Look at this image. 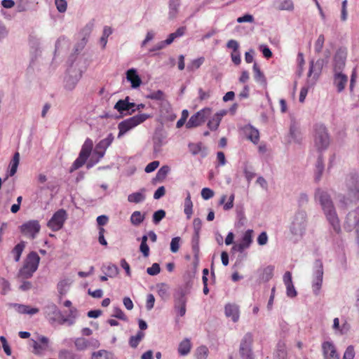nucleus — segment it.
Listing matches in <instances>:
<instances>
[{
	"mask_svg": "<svg viewBox=\"0 0 359 359\" xmlns=\"http://www.w3.org/2000/svg\"><path fill=\"white\" fill-rule=\"evenodd\" d=\"M273 271L274 266L271 265L267 266L266 268H264L262 276V280L267 282L271 279L273 275Z\"/></svg>",
	"mask_w": 359,
	"mask_h": 359,
	"instance_id": "a18cd8bd",
	"label": "nucleus"
},
{
	"mask_svg": "<svg viewBox=\"0 0 359 359\" xmlns=\"http://www.w3.org/2000/svg\"><path fill=\"white\" fill-rule=\"evenodd\" d=\"M347 76L341 73L337 74L334 76V83L337 88L338 92L342 91L347 83Z\"/></svg>",
	"mask_w": 359,
	"mask_h": 359,
	"instance_id": "c85d7f7f",
	"label": "nucleus"
},
{
	"mask_svg": "<svg viewBox=\"0 0 359 359\" xmlns=\"http://www.w3.org/2000/svg\"><path fill=\"white\" fill-rule=\"evenodd\" d=\"M93 140L90 138H86L81 147V149L78 157H90L93 151Z\"/></svg>",
	"mask_w": 359,
	"mask_h": 359,
	"instance_id": "bb28decb",
	"label": "nucleus"
},
{
	"mask_svg": "<svg viewBox=\"0 0 359 359\" xmlns=\"http://www.w3.org/2000/svg\"><path fill=\"white\" fill-rule=\"evenodd\" d=\"M74 345L78 351H84L90 346H98L99 342L95 339H87L83 337H78L74 340Z\"/></svg>",
	"mask_w": 359,
	"mask_h": 359,
	"instance_id": "a211bd4d",
	"label": "nucleus"
},
{
	"mask_svg": "<svg viewBox=\"0 0 359 359\" xmlns=\"http://www.w3.org/2000/svg\"><path fill=\"white\" fill-rule=\"evenodd\" d=\"M112 316L123 320H127V318L122 310L118 307H115L114 309V313Z\"/></svg>",
	"mask_w": 359,
	"mask_h": 359,
	"instance_id": "052dcab7",
	"label": "nucleus"
},
{
	"mask_svg": "<svg viewBox=\"0 0 359 359\" xmlns=\"http://www.w3.org/2000/svg\"><path fill=\"white\" fill-rule=\"evenodd\" d=\"M241 132L244 137L247 140H250L255 144H257L259 140V133L258 130L255 128L250 125L245 126L242 129Z\"/></svg>",
	"mask_w": 359,
	"mask_h": 359,
	"instance_id": "f3484780",
	"label": "nucleus"
},
{
	"mask_svg": "<svg viewBox=\"0 0 359 359\" xmlns=\"http://www.w3.org/2000/svg\"><path fill=\"white\" fill-rule=\"evenodd\" d=\"M161 271L160 265L158 263H154L151 267L147 269V272L150 276H156Z\"/></svg>",
	"mask_w": 359,
	"mask_h": 359,
	"instance_id": "5fc2aeb1",
	"label": "nucleus"
},
{
	"mask_svg": "<svg viewBox=\"0 0 359 359\" xmlns=\"http://www.w3.org/2000/svg\"><path fill=\"white\" fill-rule=\"evenodd\" d=\"M191 348V341L189 339H184L182 340L178 346V353L180 355L184 356L189 353Z\"/></svg>",
	"mask_w": 359,
	"mask_h": 359,
	"instance_id": "7c9ffc66",
	"label": "nucleus"
},
{
	"mask_svg": "<svg viewBox=\"0 0 359 359\" xmlns=\"http://www.w3.org/2000/svg\"><path fill=\"white\" fill-rule=\"evenodd\" d=\"M227 114V111L224 109L217 112L208 122V127L211 130H216L222 121L223 116Z\"/></svg>",
	"mask_w": 359,
	"mask_h": 359,
	"instance_id": "aec40b11",
	"label": "nucleus"
},
{
	"mask_svg": "<svg viewBox=\"0 0 359 359\" xmlns=\"http://www.w3.org/2000/svg\"><path fill=\"white\" fill-rule=\"evenodd\" d=\"M126 79L131 83V86L133 88H138L142 83L141 79L135 69H130L127 71Z\"/></svg>",
	"mask_w": 359,
	"mask_h": 359,
	"instance_id": "b1692460",
	"label": "nucleus"
},
{
	"mask_svg": "<svg viewBox=\"0 0 359 359\" xmlns=\"http://www.w3.org/2000/svg\"><path fill=\"white\" fill-rule=\"evenodd\" d=\"M323 264L320 259H316L313 264L312 290L316 296L320 294L323 280Z\"/></svg>",
	"mask_w": 359,
	"mask_h": 359,
	"instance_id": "0eeeda50",
	"label": "nucleus"
},
{
	"mask_svg": "<svg viewBox=\"0 0 359 359\" xmlns=\"http://www.w3.org/2000/svg\"><path fill=\"white\" fill-rule=\"evenodd\" d=\"M60 359H81L80 356L73 351L62 349L59 352Z\"/></svg>",
	"mask_w": 359,
	"mask_h": 359,
	"instance_id": "79ce46f5",
	"label": "nucleus"
},
{
	"mask_svg": "<svg viewBox=\"0 0 359 359\" xmlns=\"http://www.w3.org/2000/svg\"><path fill=\"white\" fill-rule=\"evenodd\" d=\"M87 158H76L69 169V172H72L74 170L79 169L86 163Z\"/></svg>",
	"mask_w": 359,
	"mask_h": 359,
	"instance_id": "6e6d98bb",
	"label": "nucleus"
},
{
	"mask_svg": "<svg viewBox=\"0 0 359 359\" xmlns=\"http://www.w3.org/2000/svg\"><path fill=\"white\" fill-rule=\"evenodd\" d=\"M289 137L290 142L300 143L302 140V133L295 122H292L290 126Z\"/></svg>",
	"mask_w": 359,
	"mask_h": 359,
	"instance_id": "6ab92c4d",
	"label": "nucleus"
},
{
	"mask_svg": "<svg viewBox=\"0 0 359 359\" xmlns=\"http://www.w3.org/2000/svg\"><path fill=\"white\" fill-rule=\"evenodd\" d=\"M308 224L307 213L298 210L291 218L289 230L294 242L299 241L305 234Z\"/></svg>",
	"mask_w": 359,
	"mask_h": 359,
	"instance_id": "f03ea898",
	"label": "nucleus"
},
{
	"mask_svg": "<svg viewBox=\"0 0 359 359\" xmlns=\"http://www.w3.org/2000/svg\"><path fill=\"white\" fill-rule=\"evenodd\" d=\"M225 315L236 323L239 319V309L236 304H227L225 306Z\"/></svg>",
	"mask_w": 359,
	"mask_h": 359,
	"instance_id": "393cba45",
	"label": "nucleus"
},
{
	"mask_svg": "<svg viewBox=\"0 0 359 359\" xmlns=\"http://www.w3.org/2000/svg\"><path fill=\"white\" fill-rule=\"evenodd\" d=\"M144 215H142L140 211H135L130 216V222L135 226L140 225L144 219Z\"/></svg>",
	"mask_w": 359,
	"mask_h": 359,
	"instance_id": "a19ab883",
	"label": "nucleus"
},
{
	"mask_svg": "<svg viewBox=\"0 0 359 359\" xmlns=\"http://www.w3.org/2000/svg\"><path fill=\"white\" fill-rule=\"evenodd\" d=\"M25 247V243L24 241L20 242L13 248L12 252L14 255V259L15 262H18L20 259L22 252Z\"/></svg>",
	"mask_w": 359,
	"mask_h": 359,
	"instance_id": "37998d69",
	"label": "nucleus"
},
{
	"mask_svg": "<svg viewBox=\"0 0 359 359\" xmlns=\"http://www.w3.org/2000/svg\"><path fill=\"white\" fill-rule=\"evenodd\" d=\"M287 352L283 342H278L275 352L274 359H286Z\"/></svg>",
	"mask_w": 359,
	"mask_h": 359,
	"instance_id": "4c0bfd02",
	"label": "nucleus"
},
{
	"mask_svg": "<svg viewBox=\"0 0 359 359\" xmlns=\"http://www.w3.org/2000/svg\"><path fill=\"white\" fill-rule=\"evenodd\" d=\"M128 100V97L124 100H119L114 105V109L121 114H123L125 111L130 110L135 106V104L133 102H129Z\"/></svg>",
	"mask_w": 359,
	"mask_h": 359,
	"instance_id": "a878e982",
	"label": "nucleus"
},
{
	"mask_svg": "<svg viewBox=\"0 0 359 359\" xmlns=\"http://www.w3.org/2000/svg\"><path fill=\"white\" fill-rule=\"evenodd\" d=\"M159 165V162L157 161H152L149 163L144 168V171L147 173L154 171Z\"/></svg>",
	"mask_w": 359,
	"mask_h": 359,
	"instance_id": "338daca9",
	"label": "nucleus"
},
{
	"mask_svg": "<svg viewBox=\"0 0 359 359\" xmlns=\"http://www.w3.org/2000/svg\"><path fill=\"white\" fill-rule=\"evenodd\" d=\"M355 355L354 348L352 346H349L346 349L343 359H353Z\"/></svg>",
	"mask_w": 359,
	"mask_h": 359,
	"instance_id": "e2e57ef3",
	"label": "nucleus"
},
{
	"mask_svg": "<svg viewBox=\"0 0 359 359\" xmlns=\"http://www.w3.org/2000/svg\"><path fill=\"white\" fill-rule=\"evenodd\" d=\"M184 212L187 215V219H190L193 213V203L191 199V194L189 191L187 192V197L184 200Z\"/></svg>",
	"mask_w": 359,
	"mask_h": 359,
	"instance_id": "473e14b6",
	"label": "nucleus"
},
{
	"mask_svg": "<svg viewBox=\"0 0 359 359\" xmlns=\"http://www.w3.org/2000/svg\"><path fill=\"white\" fill-rule=\"evenodd\" d=\"M188 291L183 287H179L174 294V309L177 316L183 317L186 313Z\"/></svg>",
	"mask_w": 359,
	"mask_h": 359,
	"instance_id": "423d86ee",
	"label": "nucleus"
},
{
	"mask_svg": "<svg viewBox=\"0 0 359 359\" xmlns=\"http://www.w3.org/2000/svg\"><path fill=\"white\" fill-rule=\"evenodd\" d=\"M151 116L147 114H139L121 121L118 125V128L119 130L118 137H121L128 131L144 123Z\"/></svg>",
	"mask_w": 359,
	"mask_h": 359,
	"instance_id": "39448f33",
	"label": "nucleus"
},
{
	"mask_svg": "<svg viewBox=\"0 0 359 359\" xmlns=\"http://www.w3.org/2000/svg\"><path fill=\"white\" fill-rule=\"evenodd\" d=\"M189 149L192 155H197L201 154L202 155L206 154L205 152V147H203L201 142L190 143L189 144Z\"/></svg>",
	"mask_w": 359,
	"mask_h": 359,
	"instance_id": "c9c22d12",
	"label": "nucleus"
},
{
	"mask_svg": "<svg viewBox=\"0 0 359 359\" xmlns=\"http://www.w3.org/2000/svg\"><path fill=\"white\" fill-rule=\"evenodd\" d=\"M114 140V136L111 133L108 136L100 140L95 147L93 153L97 157H103L107 149L111 145Z\"/></svg>",
	"mask_w": 359,
	"mask_h": 359,
	"instance_id": "dca6fc26",
	"label": "nucleus"
},
{
	"mask_svg": "<svg viewBox=\"0 0 359 359\" xmlns=\"http://www.w3.org/2000/svg\"><path fill=\"white\" fill-rule=\"evenodd\" d=\"M214 191L209 188H203L201 190V196L205 200H208L213 197Z\"/></svg>",
	"mask_w": 359,
	"mask_h": 359,
	"instance_id": "680f3d73",
	"label": "nucleus"
},
{
	"mask_svg": "<svg viewBox=\"0 0 359 359\" xmlns=\"http://www.w3.org/2000/svg\"><path fill=\"white\" fill-rule=\"evenodd\" d=\"M104 232L105 229L103 227H99L98 241L101 245L107 246V242L104 238Z\"/></svg>",
	"mask_w": 359,
	"mask_h": 359,
	"instance_id": "774afa93",
	"label": "nucleus"
},
{
	"mask_svg": "<svg viewBox=\"0 0 359 359\" xmlns=\"http://www.w3.org/2000/svg\"><path fill=\"white\" fill-rule=\"evenodd\" d=\"M332 329L337 334H346L351 329L350 325L345 320L341 325L339 324V319L335 318L333 320Z\"/></svg>",
	"mask_w": 359,
	"mask_h": 359,
	"instance_id": "4be33fe9",
	"label": "nucleus"
},
{
	"mask_svg": "<svg viewBox=\"0 0 359 359\" xmlns=\"http://www.w3.org/2000/svg\"><path fill=\"white\" fill-rule=\"evenodd\" d=\"M48 308L51 309L53 313L59 316L60 318V323L61 324H67L68 325H72L75 323V319L77 317V309L75 307H71L69 311V313L67 316H65L62 314L60 311L57 309L56 305L52 304L48 306Z\"/></svg>",
	"mask_w": 359,
	"mask_h": 359,
	"instance_id": "f8f14e48",
	"label": "nucleus"
},
{
	"mask_svg": "<svg viewBox=\"0 0 359 359\" xmlns=\"http://www.w3.org/2000/svg\"><path fill=\"white\" fill-rule=\"evenodd\" d=\"M40 257L36 252H31L28 255L24 264V266L30 268L32 271H36Z\"/></svg>",
	"mask_w": 359,
	"mask_h": 359,
	"instance_id": "5701e85b",
	"label": "nucleus"
},
{
	"mask_svg": "<svg viewBox=\"0 0 359 359\" xmlns=\"http://www.w3.org/2000/svg\"><path fill=\"white\" fill-rule=\"evenodd\" d=\"M92 359H114V355L105 350H100L93 353Z\"/></svg>",
	"mask_w": 359,
	"mask_h": 359,
	"instance_id": "58836bf2",
	"label": "nucleus"
},
{
	"mask_svg": "<svg viewBox=\"0 0 359 359\" xmlns=\"http://www.w3.org/2000/svg\"><path fill=\"white\" fill-rule=\"evenodd\" d=\"M21 233L30 239H34L41 229V225L37 220H29L22 224L20 227Z\"/></svg>",
	"mask_w": 359,
	"mask_h": 359,
	"instance_id": "9b49d317",
	"label": "nucleus"
},
{
	"mask_svg": "<svg viewBox=\"0 0 359 359\" xmlns=\"http://www.w3.org/2000/svg\"><path fill=\"white\" fill-rule=\"evenodd\" d=\"M257 243L259 245H264L268 242V236L266 232L263 231L257 237Z\"/></svg>",
	"mask_w": 359,
	"mask_h": 359,
	"instance_id": "69168bd1",
	"label": "nucleus"
},
{
	"mask_svg": "<svg viewBox=\"0 0 359 359\" xmlns=\"http://www.w3.org/2000/svg\"><path fill=\"white\" fill-rule=\"evenodd\" d=\"M36 271H32L30 268H28L23 265V266L20 269L18 273V276L22 278H29L32 276L33 273Z\"/></svg>",
	"mask_w": 359,
	"mask_h": 359,
	"instance_id": "de8ad7c7",
	"label": "nucleus"
},
{
	"mask_svg": "<svg viewBox=\"0 0 359 359\" xmlns=\"http://www.w3.org/2000/svg\"><path fill=\"white\" fill-rule=\"evenodd\" d=\"M169 170L168 166L161 167L157 172L156 178L159 180H163L167 176Z\"/></svg>",
	"mask_w": 359,
	"mask_h": 359,
	"instance_id": "13d9d810",
	"label": "nucleus"
},
{
	"mask_svg": "<svg viewBox=\"0 0 359 359\" xmlns=\"http://www.w3.org/2000/svg\"><path fill=\"white\" fill-rule=\"evenodd\" d=\"M324 43H325L324 35L323 34L319 35V36L318 37V39L315 43V46H314V49L316 53H319L322 51V49L324 46Z\"/></svg>",
	"mask_w": 359,
	"mask_h": 359,
	"instance_id": "864d4df0",
	"label": "nucleus"
},
{
	"mask_svg": "<svg viewBox=\"0 0 359 359\" xmlns=\"http://www.w3.org/2000/svg\"><path fill=\"white\" fill-rule=\"evenodd\" d=\"M276 8L280 11H292L294 4L292 0H276Z\"/></svg>",
	"mask_w": 359,
	"mask_h": 359,
	"instance_id": "2f4dec72",
	"label": "nucleus"
},
{
	"mask_svg": "<svg viewBox=\"0 0 359 359\" xmlns=\"http://www.w3.org/2000/svg\"><path fill=\"white\" fill-rule=\"evenodd\" d=\"M33 353L36 355H41L48 348L49 339L44 336H39L37 340L32 339Z\"/></svg>",
	"mask_w": 359,
	"mask_h": 359,
	"instance_id": "2eb2a0df",
	"label": "nucleus"
},
{
	"mask_svg": "<svg viewBox=\"0 0 359 359\" xmlns=\"http://www.w3.org/2000/svg\"><path fill=\"white\" fill-rule=\"evenodd\" d=\"M205 58L203 57H201L198 59L194 60L191 63L188 65L187 69L189 71H194L195 69H198L204 62Z\"/></svg>",
	"mask_w": 359,
	"mask_h": 359,
	"instance_id": "8fccbe9b",
	"label": "nucleus"
},
{
	"mask_svg": "<svg viewBox=\"0 0 359 359\" xmlns=\"http://www.w3.org/2000/svg\"><path fill=\"white\" fill-rule=\"evenodd\" d=\"M346 193L341 202L345 205L359 200V177L358 174L349 175L346 179Z\"/></svg>",
	"mask_w": 359,
	"mask_h": 359,
	"instance_id": "20e7f679",
	"label": "nucleus"
},
{
	"mask_svg": "<svg viewBox=\"0 0 359 359\" xmlns=\"http://www.w3.org/2000/svg\"><path fill=\"white\" fill-rule=\"evenodd\" d=\"M208 349L205 346H199L196 351V359H207L208 355Z\"/></svg>",
	"mask_w": 359,
	"mask_h": 359,
	"instance_id": "49530a36",
	"label": "nucleus"
},
{
	"mask_svg": "<svg viewBox=\"0 0 359 359\" xmlns=\"http://www.w3.org/2000/svg\"><path fill=\"white\" fill-rule=\"evenodd\" d=\"M181 238L179 236L172 238L170 242V251L176 253L179 251L180 247Z\"/></svg>",
	"mask_w": 359,
	"mask_h": 359,
	"instance_id": "3c124183",
	"label": "nucleus"
},
{
	"mask_svg": "<svg viewBox=\"0 0 359 359\" xmlns=\"http://www.w3.org/2000/svg\"><path fill=\"white\" fill-rule=\"evenodd\" d=\"M155 302V297L152 294H149L147 297L146 308L148 311L154 308Z\"/></svg>",
	"mask_w": 359,
	"mask_h": 359,
	"instance_id": "0e129e2a",
	"label": "nucleus"
},
{
	"mask_svg": "<svg viewBox=\"0 0 359 359\" xmlns=\"http://www.w3.org/2000/svg\"><path fill=\"white\" fill-rule=\"evenodd\" d=\"M13 306L16 309L18 313L22 314L34 315L39 311L37 308H31L29 306L20 304H14Z\"/></svg>",
	"mask_w": 359,
	"mask_h": 359,
	"instance_id": "cd10ccee",
	"label": "nucleus"
},
{
	"mask_svg": "<svg viewBox=\"0 0 359 359\" xmlns=\"http://www.w3.org/2000/svg\"><path fill=\"white\" fill-rule=\"evenodd\" d=\"M313 198L315 201L321 206L331 227L336 233H339L341 231L340 222L330 193L325 189L318 187L314 191Z\"/></svg>",
	"mask_w": 359,
	"mask_h": 359,
	"instance_id": "f257e3e1",
	"label": "nucleus"
},
{
	"mask_svg": "<svg viewBox=\"0 0 359 359\" xmlns=\"http://www.w3.org/2000/svg\"><path fill=\"white\" fill-rule=\"evenodd\" d=\"M253 335L246 333L241 340L239 354L242 359H254L252 351Z\"/></svg>",
	"mask_w": 359,
	"mask_h": 359,
	"instance_id": "6e6552de",
	"label": "nucleus"
},
{
	"mask_svg": "<svg viewBox=\"0 0 359 359\" xmlns=\"http://www.w3.org/2000/svg\"><path fill=\"white\" fill-rule=\"evenodd\" d=\"M313 142L316 149L322 152L329 147L331 137L327 127L322 123H316L313 127Z\"/></svg>",
	"mask_w": 359,
	"mask_h": 359,
	"instance_id": "7ed1b4c3",
	"label": "nucleus"
},
{
	"mask_svg": "<svg viewBox=\"0 0 359 359\" xmlns=\"http://www.w3.org/2000/svg\"><path fill=\"white\" fill-rule=\"evenodd\" d=\"M211 109L205 107L192 115L186 123V128L188 129L193 128L201 126L207 117L211 114Z\"/></svg>",
	"mask_w": 359,
	"mask_h": 359,
	"instance_id": "1a4fd4ad",
	"label": "nucleus"
},
{
	"mask_svg": "<svg viewBox=\"0 0 359 359\" xmlns=\"http://www.w3.org/2000/svg\"><path fill=\"white\" fill-rule=\"evenodd\" d=\"M103 271L108 277L114 278L118 274L119 270L116 265L109 264L103 269Z\"/></svg>",
	"mask_w": 359,
	"mask_h": 359,
	"instance_id": "ea45409f",
	"label": "nucleus"
},
{
	"mask_svg": "<svg viewBox=\"0 0 359 359\" xmlns=\"http://www.w3.org/2000/svg\"><path fill=\"white\" fill-rule=\"evenodd\" d=\"M253 71L255 73L254 77L255 81L264 86H266V78L256 63L253 65Z\"/></svg>",
	"mask_w": 359,
	"mask_h": 359,
	"instance_id": "e433bc0d",
	"label": "nucleus"
},
{
	"mask_svg": "<svg viewBox=\"0 0 359 359\" xmlns=\"http://www.w3.org/2000/svg\"><path fill=\"white\" fill-rule=\"evenodd\" d=\"M19 160L20 158H13L11 160L8 166V171L6 179H7L8 177L13 176L16 173L18 167L19 165Z\"/></svg>",
	"mask_w": 359,
	"mask_h": 359,
	"instance_id": "c03bdc74",
	"label": "nucleus"
},
{
	"mask_svg": "<svg viewBox=\"0 0 359 359\" xmlns=\"http://www.w3.org/2000/svg\"><path fill=\"white\" fill-rule=\"evenodd\" d=\"M321 347L324 359H340L339 354L337 353L333 342L330 341H324Z\"/></svg>",
	"mask_w": 359,
	"mask_h": 359,
	"instance_id": "4468645a",
	"label": "nucleus"
},
{
	"mask_svg": "<svg viewBox=\"0 0 359 359\" xmlns=\"http://www.w3.org/2000/svg\"><path fill=\"white\" fill-rule=\"evenodd\" d=\"M193 226L194 230V234L196 237H199V233L202 226V222L199 218H195L193 221Z\"/></svg>",
	"mask_w": 359,
	"mask_h": 359,
	"instance_id": "bf43d9fd",
	"label": "nucleus"
},
{
	"mask_svg": "<svg viewBox=\"0 0 359 359\" xmlns=\"http://www.w3.org/2000/svg\"><path fill=\"white\" fill-rule=\"evenodd\" d=\"M55 4L60 13H65L66 11L67 7L66 0H55Z\"/></svg>",
	"mask_w": 359,
	"mask_h": 359,
	"instance_id": "4d7b16f0",
	"label": "nucleus"
},
{
	"mask_svg": "<svg viewBox=\"0 0 359 359\" xmlns=\"http://www.w3.org/2000/svg\"><path fill=\"white\" fill-rule=\"evenodd\" d=\"M145 334L142 331H138L135 335L131 336L129 339V345L135 348L137 347L140 341L144 339Z\"/></svg>",
	"mask_w": 359,
	"mask_h": 359,
	"instance_id": "72a5a7b5",
	"label": "nucleus"
},
{
	"mask_svg": "<svg viewBox=\"0 0 359 359\" xmlns=\"http://www.w3.org/2000/svg\"><path fill=\"white\" fill-rule=\"evenodd\" d=\"M165 217V210H158L154 213L152 217V221L155 224H158Z\"/></svg>",
	"mask_w": 359,
	"mask_h": 359,
	"instance_id": "603ef678",
	"label": "nucleus"
},
{
	"mask_svg": "<svg viewBox=\"0 0 359 359\" xmlns=\"http://www.w3.org/2000/svg\"><path fill=\"white\" fill-rule=\"evenodd\" d=\"M344 228L348 231L355 229V233H359V212L357 209L348 213Z\"/></svg>",
	"mask_w": 359,
	"mask_h": 359,
	"instance_id": "ddd939ff",
	"label": "nucleus"
},
{
	"mask_svg": "<svg viewBox=\"0 0 359 359\" xmlns=\"http://www.w3.org/2000/svg\"><path fill=\"white\" fill-rule=\"evenodd\" d=\"M324 169L325 163L323 161V158H318L316 163V169L314 175V180L316 183H318L320 181Z\"/></svg>",
	"mask_w": 359,
	"mask_h": 359,
	"instance_id": "c756f323",
	"label": "nucleus"
},
{
	"mask_svg": "<svg viewBox=\"0 0 359 359\" xmlns=\"http://www.w3.org/2000/svg\"><path fill=\"white\" fill-rule=\"evenodd\" d=\"M252 233L253 231L252 229L247 230L242 236L240 243H238L239 245L238 248L241 249L242 252H243L245 250L249 248L251 245L252 243Z\"/></svg>",
	"mask_w": 359,
	"mask_h": 359,
	"instance_id": "412c9836",
	"label": "nucleus"
},
{
	"mask_svg": "<svg viewBox=\"0 0 359 359\" xmlns=\"http://www.w3.org/2000/svg\"><path fill=\"white\" fill-rule=\"evenodd\" d=\"M147 98L161 101L164 100L165 94L162 90H158L156 91H153L150 93L149 95H147Z\"/></svg>",
	"mask_w": 359,
	"mask_h": 359,
	"instance_id": "09e8293b",
	"label": "nucleus"
},
{
	"mask_svg": "<svg viewBox=\"0 0 359 359\" xmlns=\"http://www.w3.org/2000/svg\"><path fill=\"white\" fill-rule=\"evenodd\" d=\"M67 219V212L64 209H60L56 211L50 219L48 222V226L53 231H57L61 229Z\"/></svg>",
	"mask_w": 359,
	"mask_h": 359,
	"instance_id": "9d476101",
	"label": "nucleus"
},
{
	"mask_svg": "<svg viewBox=\"0 0 359 359\" xmlns=\"http://www.w3.org/2000/svg\"><path fill=\"white\" fill-rule=\"evenodd\" d=\"M144 190L141 191L133 193L128 196V201L130 203H139L145 200V195L144 194Z\"/></svg>",
	"mask_w": 359,
	"mask_h": 359,
	"instance_id": "f704fd0d",
	"label": "nucleus"
}]
</instances>
